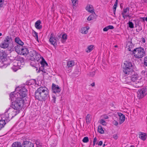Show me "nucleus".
<instances>
[{
    "instance_id": "nucleus-1",
    "label": "nucleus",
    "mask_w": 147,
    "mask_h": 147,
    "mask_svg": "<svg viewBox=\"0 0 147 147\" xmlns=\"http://www.w3.org/2000/svg\"><path fill=\"white\" fill-rule=\"evenodd\" d=\"M49 96V90L45 86H40L35 92L36 99L39 101H45Z\"/></svg>"
},
{
    "instance_id": "nucleus-2",
    "label": "nucleus",
    "mask_w": 147,
    "mask_h": 147,
    "mask_svg": "<svg viewBox=\"0 0 147 147\" xmlns=\"http://www.w3.org/2000/svg\"><path fill=\"white\" fill-rule=\"evenodd\" d=\"M24 102V100L21 98H18L16 100L12 102L11 106L14 109L12 113V114H14V116L19 113L20 110L23 107Z\"/></svg>"
},
{
    "instance_id": "nucleus-3",
    "label": "nucleus",
    "mask_w": 147,
    "mask_h": 147,
    "mask_svg": "<svg viewBox=\"0 0 147 147\" xmlns=\"http://www.w3.org/2000/svg\"><path fill=\"white\" fill-rule=\"evenodd\" d=\"M131 74V77L129 78L130 80H131V82H127L130 83V84H129L133 85L136 88H139L140 86V85L138 74L137 73H136L134 71H133ZM127 78L129 79V78Z\"/></svg>"
},
{
    "instance_id": "nucleus-4",
    "label": "nucleus",
    "mask_w": 147,
    "mask_h": 147,
    "mask_svg": "<svg viewBox=\"0 0 147 147\" xmlns=\"http://www.w3.org/2000/svg\"><path fill=\"white\" fill-rule=\"evenodd\" d=\"M134 56L137 58H142L145 55L144 49L143 48H137L134 49L133 51Z\"/></svg>"
},
{
    "instance_id": "nucleus-5",
    "label": "nucleus",
    "mask_w": 147,
    "mask_h": 147,
    "mask_svg": "<svg viewBox=\"0 0 147 147\" xmlns=\"http://www.w3.org/2000/svg\"><path fill=\"white\" fill-rule=\"evenodd\" d=\"M12 40V39L11 36H6L3 42L1 44L0 47L4 49L7 48L9 46V43H10Z\"/></svg>"
},
{
    "instance_id": "nucleus-6",
    "label": "nucleus",
    "mask_w": 147,
    "mask_h": 147,
    "mask_svg": "<svg viewBox=\"0 0 147 147\" xmlns=\"http://www.w3.org/2000/svg\"><path fill=\"white\" fill-rule=\"evenodd\" d=\"M39 63L41 65L39 67V70L37 72H39L40 71H41L45 73L46 69H45V67L46 66H47L48 65L42 57L41 60L40 61Z\"/></svg>"
},
{
    "instance_id": "nucleus-7",
    "label": "nucleus",
    "mask_w": 147,
    "mask_h": 147,
    "mask_svg": "<svg viewBox=\"0 0 147 147\" xmlns=\"http://www.w3.org/2000/svg\"><path fill=\"white\" fill-rule=\"evenodd\" d=\"M17 92L19 97L22 99V98L26 96L27 93V91L24 87H23L20 89L19 92Z\"/></svg>"
},
{
    "instance_id": "nucleus-8",
    "label": "nucleus",
    "mask_w": 147,
    "mask_h": 147,
    "mask_svg": "<svg viewBox=\"0 0 147 147\" xmlns=\"http://www.w3.org/2000/svg\"><path fill=\"white\" fill-rule=\"evenodd\" d=\"M147 93V89L143 88L138 90L137 92L138 97L140 99L142 98Z\"/></svg>"
},
{
    "instance_id": "nucleus-9",
    "label": "nucleus",
    "mask_w": 147,
    "mask_h": 147,
    "mask_svg": "<svg viewBox=\"0 0 147 147\" xmlns=\"http://www.w3.org/2000/svg\"><path fill=\"white\" fill-rule=\"evenodd\" d=\"M12 114H13V115H9L7 111L3 115L2 119H3V120H4L5 121H6L7 122H8L12 117L15 116L14 115V114H12Z\"/></svg>"
},
{
    "instance_id": "nucleus-10",
    "label": "nucleus",
    "mask_w": 147,
    "mask_h": 147,
    "mask_svg": "<svg viewBox=\"0 0 147 147\" xmlns=\"http://www.w3.org/2000/svg\"><path fill=\"white\" fill-rule=\"evenodd\" d=\"M10 98L11 101H14L16 100V99H18V98H21L19 97L18 95V94L17 92H13L10 94Z\"/></svg>"
},
{
    "instance_id": "nucleus-11",
    "label": "nucleus",
    "mask_w": 147,
    "mask_h": 147,
    "mask_svg": "<svg viewBox=\"0 0 147 147\" xmlns=\"http://www.w3.org/2000/svg\"><path fill=\"white\" fill-rule=\"evenodd\" d=\"M15 61L17 63V64L18 65L20 69H21V67H23L24 64V59L23 57L20 58L18 60H16Z\"/></svg>"
},
{
    "instance_id": "nucleus-12",
    "label": "nucleus",
    "mask_w": 147,
    "mask_h": 147,
    "mask_svg": "<svg viewBox=\"0 0 147 147\" xmlns=\"http://www.w3.org/2000/svg\"><path fill=\"white\" fill-rule=\"evenodd\" d=\"M57 40L56 37L54 35L53 33H52L50 36V37L49 40V41L50 43L53 45L54 46L56 45Z\"/></svg>"
},
{
    "instance_id": "nucleus-13",
    "label": "nucleus",
    "mask_w": 147,
    "mask_h": 147,
    "mask_svg": "<svg viewBox=\"0 0 147 147\" xmlns=\"http://www.w3.org/2000/svg\"><path fill=\"white\" fill-rule=\"evenodd\" d=\"M53 92L55 93H59L61 91V89L57 85L53 84L52 86Z\"/></svg>"
},
{
    "instance_id": "nucleus-14",
    "label": "nucleus",
    "mask_w": 147,
    "mask_h": 147,
    "mask_svg": "<svg viewBox=\"0 0 147 147\" xmlns=\"http://www.w3.org/2000/svg\"><path fill=\"white\" fill-rule=\"evenodd\" d=\"M11 65H12L11 69L14 71H16L18 69H20L18 65L17 64V62L15 61V60L11 63Z\"/></svg>"
},
{
    "instance_id": "nucleus-15",
    "label": "nucleus",
    "mask_w": 147,
    "mask_h": 147,
    "mask_svg": "<svg viewBox=\"0 0 147 147\" xmlns=\"http://www.w3.org/2000/svg\"><path fill=\"white\" fill-rule=\"evenodd\" d=\"M123 71L126 75L131 74L133 71H134L133 69L131 68H127L123 67Z\"/></svg>"
},
{
    "instance_id": "nucleus-16",
    "label": "nucleus",
    "mask_w": 147,
    "mask_h": 147,
    "mask_svg": "<svg viewBox=\"0 0 147 147\" xmlns=\"http://www.w3.org/2000/svg\"><path fill=\"white\" fill-rule=\"evenodd\" d=\"M23 147H34L33 143L29 141H25L22 144Z\"/></svg>"
},
{
    "instance_id": "nucleus-17",
    "label": "nucleus",
    "mask_w": 147,
    "mask_h": 147,
    "mask_svg": "<svg viewBox=\"0 0 147 147\" xmlns=\"http://www.w3.org/2000/svg\"><path fill=\"white\" fill-rule=\"evenodd\" d=\"M118 114L119 117V123L121 124L125 121V116L122 113L120 112L118 113Z\"/></svg>"
},
{
    "instance_id": "nucleus-18",
    "label": "nucleus",
    "mask_w": 147,
    "mask_h": 147,
    "mask_svg": "<svg viewBox=\"0 0 147 147\" xmlns=\"http://www.w3.org/2000/svg\"><path fill=\"white\" fill-rule=\"evenodd\" d=\"M19 54L22 55H27L29 53L28 50L27 48L23 47V48L21 49Z\"/></svg>"
},
{
    "instance_id": "nucleus-19",
    "label": "nucleus",
    "mask_w": 147,
    "mask_h": 147,
    "mask_svg": "<svg viewBox=\"0 0 147 147\" xmlns=\"http://www.w3.org/2000/svg\"><path fill=\"white\" fill-rule=\"evenodd\" d=\"M7 54L5 51L3 50L0 51V59H6Z\"/></svg>"
},
{
    "instance_id": "nucleus-20",
    "label": "nucleus",
    "mask_w": 147,
    "mask_h": 147,
    "mask_svg": "<svg viewBox=\"0 0 147 147\" xmlns=\"http://www.w3.org/2000/svg\"><path fill=\"white\" fill-rule=\"evenodd\" d=\"M41 58V57L40 55L37 53L36 54V55H35V57L34 58H31L30 59L31 60H34L35 61H37V62H38Z\"/></svg>"
},
{
    "instance_id": "nucleus-21",
    "label": "nucleus",
    "mask_w": 147,
    "mask_h": 147,
    "mask_svg": "<svg viewBox=\"0 0 147 147\" xmlns=\"http://www.w3.org/2000/svg\"><path fill=\"white\" fill-rule=\"evenodd\" d=\"M23 47V46L20 45H17L15 47V51L18 54H19L21 50V49Z\"/></svg>"
},
{
    "instance_id": "nucleus-22",
    "label": "nucleus",
    "mask_w": 147,
    "mask_h": 147,
    "mask_svg": "<svg viewBox=\"0 0 147 147\" xmlns=\"http://www.w3.org/2000/svg\"><path fill=\"white\" fill-rule=\"evenodd\" d=\"M124 64V66L123 67L127 68H132V63L130 62L125 61Z\"/></svg>"
},
{
    "instance_id": "nucleus-23",
    "label": "nucleus",
    "mask_w": 147,
    "mask_h": 147,
    "mask_svg": "<svg viewBox=\"0 0 147 147\" xmlns=\"http://www.w3.org/2000/svg\"><path fill=\"white\" fill-rule=\"evenodd\" d=\"M86 9L89 12L92 13L94 12V9L93 6L91 5H88L86 8Z\"/></svg>"
},
{
    "instance_id": "nucleus-24",
    "label": "nucleus",
    "mask_w": 147,
    "mask_h": 147,
    "mask_svg": "<svg viewBox=\"0 0 147 147\" xmlns=\"http://www.w3.org/2000/svg\"><path fill=\"white\" fill-rule=\"evenodd\" d=\"M41 21L40 20L37 21L35 23V26L38 29L40 30L42 28V25H40Z\"/></svg>"
},
{
    "instance_id": "nucleus-25",
    "label": "nucleus",
    "mask_w": 147,
    "mask_h": 147,
    "mask_svg": "<svg viewBox=\"0 0 147 147\" xmlns=\"http://www.w3.org/2000/svg\"><path fill=\"white\" fill-rule=\"evenodd\" d=\"M22 144L21 142H16L13 143L12 145V147H22Z\"/></svg>"
},
{
    "instance_id": "nucleus-26",
    "label": "nucleus",
    "mask_w": 147,
    "mask_h": 147,
    "mask_svg": "<svg viewBox=\"0 0 147 147\" xmlns=\"http://www.w3.org/2000/svg\"><path fill=\"white\" fill-rule=\"evenodd\" d=\"M15 41L17 43V45H20L23 46L24 43L21 41L20 38L18 37H16L15 39Z\"/></svg>"
},
{
    "instance_id": "nucleus-27",
    "label": "nucleus",
    "mask_w": 147,
    "mask_h": 147,
    "mask_svg": "<svg viewBox=\"0 0 147 147\" xmlns=\"http://www.w3.org/2000/svg\"><path fill=\"white\" fill-rule=\"evenodd\" d=\"M89 28H87V27H85L82 28L81 29V32L82 34H86L88 32V30Z\"/></svg>"
},
{
    "instance_id": "nucleus-28",
    "label": "nucleus",
    "mask_w": 147,
    "mask_h": 147,
    "mask_svg": "<svg viewBox=\"0 0 147 147\" xmlns=\"http://www.w3.org/2000/svg\"><path fill=\"white\" fill-rule=\"evenodd\" d=\"M139 137L143 140H144L146 139V134L145 133L141 132V134H139Z\"/></svg>"
},
{
    "instance_id": "nucleus-29",
    "label": "nucleus",
    "mask_w": 147,
    "mask_h": 147,
    "mask_svg": "<svg viewBox=\"0 0 147 147\" xmlns=\"http://www.w3.org/2000/svg\"><path fill=\"white\" fill-rule=\"evenodd\" d=\"M37 53L36 52V51L34 50L30 51L29 53V55L31 57V58H34L35 55H36Z\"/></svg>"
},
{
    "instance_id": "nucleus-30",
    "label": "nucleus",
    "mask_w": 147,
    "mask_h": 147,
    "mask_svg": "<svg viewBox=\"0 0 147 147\" xmlns=\"http://www.w3.org/2000/svg\"><path fill=\"white\" fill-rule=\"evenodd\" d=\"M74 61H71L67 62V66L68 67H71L74 65Z\"/></svg>"
},
{
    "instance_id": "nucleus-31",
    "label": "nucleus",
    "mask_w": 147,
    "mask_h": 147,
    "mask_svg": "<svg viewBox=\"0 0 147 147\" xmlns=\"http://www.w3.org/2000/svg\"><path fill=\"white\" fill-rule=\"evenodd\" d=\"M5 124V121L4 120H0V130L4 127Z\"/></svg>"
},
{
    "instance_id": "nucleus-32",
    "label": "nucleus",
    "mask_w": 147,
    "mask_h": 147,
    "mask_svg": "<svg viewBox=\"0 0 147 147\" xmlns=\"http://www.w3.org/2000/svg\"><path fill=\"white\" fill-rule=\"evenodd\" d=\"M98 132L101 134H103L104 133V131L103 130L102 127L101 125H99L98 126Z\"/></svg>"
},
{
    "instance_id": "nucleus-33",
    "label": "nucleus",
    "mask_w": 147,
    "mask_h": 147,
    "mask_svg": "<svg viewBox=\"0 0 147 147\" xmlns=\"http://www.w3.org/2000/svg\"><path fill=\"white\" fill-rule=\"evenodd\" d=\"M90 115L89 114H88L86 117V121L87 123H90V121L91 120L90 118Z\"/></svg>"
},
{
    "instance_id": "nucleus-34",
    "label": "nucleus",
    "mask_w": 147,
    "mask_h": 147,
    "mask_svg": "<svg viewBox=\"0 0 147 147\" xmlns=\"http://www.w3.org/2000/svg\"><path fill=\"white\" fill-rule=\"evenodd\" d=\"M94 47V46L92 45H91L88 47V50L86 51V52L87 53L90 52L93 49V48Z\"/></svg>"
},
{
    "instance_id": "nucleus-35",
    "label": "nucleus",
    "mask_w": 147,
    "mask_h": 147,
    "mask_svg": "<svg viewBox=\"0 0 147 147\" xmlns=\"http://www.w3.org/2000/svg\"><path fill=\"white\" fill-rule=\"evenodd\" d=\"M129 11V8L128 7H127L125 8H124L123 9V12L122 13L125 14L127 12H128V13Z\"/></svg>"
},
{
    "instance_id": "nucleus-36",
    "label": "nucleus",
    "mask_w": 147,
    "mask_h": 147,
    "mask_svg": "<svg viewBox=\"0 0 147 147\" xmlns=\"http://www.w3.org/2000/svg\"><path fill=\"white\" fill-rule=\"evenodd\" d=\"M72 3H73V6H76V4H78V0H71Z\"/></svg>"
},
{
    "instance_id": "nucleus-37",
    "label": "nucleus",
    "mask_w": 147,
    "mask_h": 147,
    "mask_svg": "<svg viewBox=\"0 0 147 147\" xmlns=\"http://www.w3.org/2000/svg\"><path fill=\"white\" fill-rule=\"evenodd\" d=\"M99 123L103 125H106V124L105 121L103 119H100V120Z\"/></svg>"
},
{
    "instance_id": "nucleus-38",
    "label": "nucleus",
    "mask_w": 147,
    "mask_h": 147,
    "mask_svg": "<svg viewBox=\"0 0 147 147\" xmlns=\"http://www.w3.org/2000/svg\"><path fill=\"white\" fill-rule=\"evenodd\" d=\"M67 35L65 34H63L62 35V39L63 40H61L62 42H63V40H65L67 39Z\"/></svg>"
},
{
    "instance_id": "nucleus-39",
    "label": "nucleus",
    "mask_w": 147,
    "mask_h": 147,
    "mask_svg": "<svg viewBox=\"0 0 147 147\" xmlns=\"http://www.w3.org/2000/svg\"><path fill=\"white\" fill-rule=\"evenodd\" d=\"M88 138L87 137H84L82 140V141L84 143H87L88 142Z\"/></svg>"
},
{
    "instance_id": "nucleus-40",
    "label": "nucleus",
    "mask_w": 147,
    "mask_h": 147,
    "mask_svg": "<svg viewBox=\"0 0 147 147\" xmlns=\"http://www.w3.org/2000/svg\"><path fill=\"white\" fill-rule=\"evenodd\" d=\"M128 25L129 27L131 28H134V24L130 21H129L128 22Z\"/></svg>"
},
{
    "instance_id": "nucleus-41",
    "label": "nucleus",
    "mask_w": 147,
    "mask_h": 147,
    "mask_svg": "<svg viewBox=\"0 0 147 147\" xmlns=\"http://www.w3.org/2000/svg\"><path fill=\"white\" fill-rule=\"evenodd\" d=\"M34 36L35 37V38L38 42H39L38 40V33L34 31Z\"/></svg>"
},
{
    "instance_id": "nucleus-42",
    "label": "nucleus",
    "mask_w": 147,
    "mask_h": 147,
    "mask_svg": "<svg viewBox=\"0 0 147 147\" xmlns=\"http://www.w3.org/2000/svg\"><path fill=\"white\" fill-rule=\"evenodd\" d=\"M95 71H92V72H91L90 73H89L88 74V75L90 76L91 77H93L94 76L95 74Z\"/></svg>"
},
{
    "instance_id": "nucleus-43",
    "label": "nucleus",
    "mask_w": 147,
    "mask_h": 147,
    "mask_svg": "<svg viewBox=\"0 0 147 147\" xmlns=\"http://www.w3.org/2000/svg\"><path fill=\"white\" fill-rule=\"evenodd\" d=\"M115 80V78L114 77H111L109 78V81L111 82H114Z\"/></svg>"
},
{
    "instance_id": "nucleus-44",
    "label": "nucleus",
    "mask_w": 147,
    "mask_h": 147,
    "mask_svg": "<svg viewBox=\"0 0 147 147\" xmlns=\"http://www.w3.org/2000/svg\"><path fill=\"white\" fill-rule=\"evenodd\" d=\"M144 65L147 67V57H145L144 58Z\"/></svg>"
},
{
    "instance_id": "nucleus-45",
    "label": "nucleus",
    "mask_w": 147,
    "mask_h": 147,
    "mask_svg": "<svg viewBox=\"0 0 147 147\" xmlns=\"http://www.w3.org/2000/svg\"><path fill=\"white\" fill-rule=\"evenodd\" d=\"M117 6L115 5H114L113 7V13H114V15H115V11H116V8H117Z\"/></svg>"
},
{
    "instance_id": "nucleus-46",
    "label": "nucleus",
    "mask_w": 147,
    "mask_h": 147,
    "mask_svg": "<svg viewBox=\"0 0 147 147\" xmlns=\"http://www.w3.org/2000/svg\"><path fill=\"white\" fill-rule=\"evenodd\" d=\"M35 143H36V145H37L38 146H41V145H40V140H36L35 141Z\"/></svg>"
},
{
    "instance_id": "nucleus-47",
    "label": "nucleus",
    "mask_w": 147,
    "mask_h": 147,
    "mask_svg": "<svg viewBox=\"0 0 147 147\" xmlns=\"http://www.w3.org/2000/svg\"><path fill=\"white\" fill-rule=\"evenodd\" d=\"M32 61L30 63V65L34 67V66H35V65L34 63H35V62L36 61H35L34 60H32Z\"/></svg>"
},
{
    "instance_id": "nucleus-48",
    "label": "nucleus",
    "mask_w": 147,
    "mask_h": 147,
    "mask_svg": "<svg viewBox=\"0 0 147 147\" xmlns=\"http://www.w3.org/2000/svg\"><path fill=\"white\" fill-rule=\"evenodd\" d=\"M113 138L115 140H117L118 138V136L117 134H114L113 135Z\"/></svg>"
},
{
    "instance_id": "nucleus-49",
    "label": "nucleus",
    "mask_w": 147,
    "mask_h": 147,
    "mask_svg": "<svg viewBox=\"0 0 147 147\" xmlns=\"http://www.w3.org/2000/svg\"><path fill=\"white\" fill-rule=\"evenodd\" d=\"M130 44L131 45H130V46H128V47H129L127 48L128 50L129 51H131V48L132 46V45H131V44L130 43Z\"/></svg>"
},
{
    "instance_id": "nucleus-50",
    "label": "nucleus",
    "mask_w": 147,
    "mask_h": 147,
    "mask_svg": "<svg viewBox=\"0 0 147 147\" xmlns=\"http://www.w3.org/2000/svg\"><path fill=\"white\" fill-rule=\"evenodd\" d=\"M3 0H0V7L2 6L3 2Z\"/></svg>"
},
{
    "instance_id": "nucleus-51",
    "label": "nucleus",
    "mask_w": 147,
    "mask_h": 147,
    "mask_svg": "<svg viewBox=\"0 0 147 147\" xmlns=\"http://www.w3.org/2000/svg\"><path fill=\"white\" fill-rule=\"evenodd\" d=\"M107 27L109 29H113L114 28V27L111 25H109L107 26Z\"/></svg>"
},
{
    "instance_id": "nucleus-52",
    "label": "nucleus",
    "mask_w": 147,
    "mask_h": 147,
    "mask_svg": "<svg viewBox=\"0 0 147 147\" xmlns=\"http://www.w3.org/2000/svg\"><path fill=\"white\" fill-rule=\"evenodd\" d=\"M92 17L91 16H90L87 18V20L88 21H90L92 20Z\"/></svg>"
},
{
    "instance_id": "nucleus-53",
    "label": "nucleus",
    "mask_w": 147,
    "mask_h": 147,
    "mask_svg": "<svg viewBox=\"0 0 147 147\" xmlns=\"http://www.w3.org/2000/svg\"><path fill=\"white\" fill-rule=\"evenodd\" d=\"M108 30H109V29L108 28L107 26L105 27V28H104V29H103V30L104 31H107Z\"/></svg>"
},
{
    "instance_id": "nucleus-54",
    "label": "nucleus",
    "mask_w": 147,
    "mask_h": 147,
    "mask_svg": "<svg viewBox=\"0 0 147 147\" xmlns=\"http://www.w3.org/2000/svg\"><path fill=\"white\" fill-rule=\"evenodd\" d=\"M140 19L143 20L144 21L145 20L147 22V17H142L140 18Z\"/></svg>"
},
{
    "instance_id": "nucleus-55",
    "label": "nucleus",
    "mask_w": 147,
    "mask_h": 147,
    "mask_svg": "<svg viewBox=\"0 0 147 147\" xmlns=\"http://www.w3.org/2000/svg\"><path fill=\"white\" fill-rule=\"evenodd\" d=\"M113 124L115 125H117L118 124V123L117 122V121H114L113 122Z\"/></svg>"
},
{
    "instance_id": "nucleus-56",
    "label": "nucleus",
    "mask_w": 147,
    "mask_h": 147,
    "mask_svg": "<svg viewBox=\"0 0 147 147\" xmlns=\"http://www.w3.org/2000/svg\"><path fill=\"white\" fill-rule=\"evenodd\" d=\"M102 144V142L101 141H100L98 144V145L101 146Z\"/></svg>"
},
{
    "instance_id": "nucleus-57",
    "label": "nucleus",
    "mask_w": 147,
    "mask_h": 147,
    "mask_svg": "<svg viewBox=\"0 0 147 147\" xmlns=\"http://www.w3.org/2000/svg\"><path fill=\"white\" fill-rule=\"evenodd\" d=\"M142 41L143 43H145V39L144 38H142Z\"/></svg>"
},
{
    "instance_id": "nucleus-58",
    "label": "nucleus",
    "mask_w": 147,
    "mask_h": 147,
    "mask_svg": "<svg viewBox=\"0 0 147 147\" xmlns=\"http://www.w3.org/2000/svg\"><path fill=\"white\" fill-rule=\"evenodd\" d=\"M97 141V138H96V137H95L94 138V140H93V142H95L96 141Z\"/></svg>"
},
{
    "instance_id": "nucleus-59",
    "label": "nucleus",
    "mask_w": 147,
    "mask_h": 147,
    "mask_svg": "<svg viewBox=\"0 0 147 147\" xmlns=\"http://www.w3.org/2000/svg\"><path fill=\"white\" fill-rule=\"evenodd\" d=\"M91 85L92 87L94 86H95V84L94 82L92 83V84H91Z\"/></svg>"
},
{
    "instance_id": "nucleus-60",
    "label": "nucleus",
    "mask_w": 147,
    "mask_h": 147,
    "mask_svg": "<svg viewBox=\"0 0 147 147\" xmlns=\"http://www.w3.org/2000/svg\"><path fill=\"white\" fill-rule=\"evenodd\" d=\"M53 100H54V102H55V96H53Z\"/></svg>"
},
{
    "instance_id": "nucleus-61",
    "label": "nucleus",
    "mask_w": 147,
    "mask_h": 147,
    "mask_svg": "<svg viewBox=\"0 0 147 147\" xmlns=\"http://www.w3.org/2000/svg\"><path fill=\"white\" fill-rule=\"evenodd\" d=\"M121 14H122V16H123V18H124V19H125V14H123V13H121Z\"/></svg>"
},
{
    "instance_id": "nucleus-62",
    "label": "nucleus",
    "mask_w": 147,
    "mask_h": 147,
    "mask_svg": "<svg viewBox=\"0 0 147 147\" xmlns=\"http://www.w3.org/2000/svg\"><path fill=\"white\" fill-rule=\"evenodd\" d=\"M125 17H130L129 15V14L125 15Z\"/></svg>"
},
{
    "instance_id": "nucleus-63",
    "label": "nucleus",
    "mask_w": 147,
    "mask_h": 147,
    "mask_svg": "<svg viewBox=\"0 0 147 147\" xmlns=\"http://www.w3.org/2000/svg\"><path fill=\"white\" fill-rule=\"evenodd\" d=\"M104 117L105 119H108L109 118L107 116H106L105 117Z\"/></svg>"
},
{
    "instance_id": "nucleus-64",
    "label": "nucleus",
    "mask_w": 147,
    "mask_h": 147,
    "mask_svg": "<svg viewBox=\"0 0 147 147\" xmlns=\"http://www.w3.org/2000/svg\"><path fill=\"white\" fill-rule=\"evenodd\" d=\"M142 1L146 3H147V0H142Z\"/></svg>"
}]
</instances>
